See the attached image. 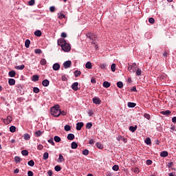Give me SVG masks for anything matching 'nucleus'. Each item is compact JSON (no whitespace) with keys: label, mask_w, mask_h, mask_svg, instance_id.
<instances>
[{"label":"nucleus","mask_w":176,"mask_h":176,"mask_svg":"<svg viewBox=\"0 0 176 176\" xmlns=\"http://www.w3.org/2000/svg\"><path fill=\"white\" fill-rule=\"evenodd\" d=\"M71 148L72 149H76L78 148V143L76 142H72L71 144Z\"/></svg>","instance_id":"21"},{"label":"nucleus","mask_w":176,"mask_h":176,"mask_svg":"<svg viewBox=\"0 0 176 176\" xmlns=\"http://www.w3.org/2000/svg\"><path fill=\"white\" fill-rule=\"evenodd\" d=\"M48 176H53V171L52 170H48Z\"/></svg>","instance_id":"62"},{"label":"nucleus","mask_w":176,"mask_h":176,"mask_svg":"<svg viewBox=\"0 0 176 176\" xmlns=\"http://www.w3.org/2000/svg\"><path fill=\"white\" fill-rule=\"evenodd\" d=\"M96 146L98 149H103L104 148V146H102V144H101V142H97Z\"/></svg>","instance_id":"36"},{"label":"nucleus","mask_w":176,"mask_h":176,"mask_svg":"<svg viewBox=\"0 0 176 176\" xmlns=\"http://www.w3.org/2000/svg\"><path fill=\"white\" fill-rule=\"evenodd\" d=\"M135 105H137V104H135L134 102H128L129 108H135Z\"/></svg>","instance_id":"28"},{"label":"nucleus","mask_w":176,"mask_h":176,"mask_svg":"<svg viewBox=\"0 0 176 176\" xmlns=\"http://www.w3.org/2000/svg\"><path fill=\"white\" fill-rule=\"evenodd\" d=\"M60 115H62V116H65L67 115V112L65 111H60Z\"/></svg>","instance_id":"59"},{"label":"nucleus","mask_w":176,"mask_h":176,"mask_svg":"<svg viewBox=\"0 0 176 176\" xmlns=\"http://www.w3.org/2000/svg\"><path fill=\"white\" fill-rule=\"evenodd\" d=\"M111 69L112 72H115V71H116V64L113 63L111 65Z\"/></svg>","instance_id":"40"},{"label":"nucleus","mask_w":176,"mask_h":176,"mask_svg":"<svg viewBox=\"0 0 176 176\" xmlns=\"http://www.w3.org/2000/svg\"><path fill=\"white\" fill-rule=\"evenodd\" d=\"M32 82H38L39 80V76L38 75H34L32 77Z\"/></svg>","instance_id":"20"},{"label":"nucleus","mask_w":176,"mask_h":176,"mask_svg":"<svg viewBox=\"0 0 176 176\" xmlns=\"http://www.w3.org/2000/svg\"><path fill=\"white\" fill-rule=\"evenodd\" d=\"M34 52L36 53V54H41L42 53V50L41 49H36L34 50Z\"/></svg>","instance_id":"53"},{"label":"nucleus","mask_w":176,"mask_h":176,"mask_svg":"<svg viewBox=\"0 0 176 176\" xmlns=\"http://www.w3.org/2000/svg\"><path fill=\"white\" fill-rule=\"evenodd\" d=\"M137 129H138V126L137 125H135V126H129V131H131L132 133H135Z\"/></svg>","instance_id":"19"},{"label":"nucleus","mask_w":176,"mask_h":176,"mask_svg":"<svg viewBox=\"0 0 176 176\" xmlns=\"http://www.w3.org/2000/svg\"><path fill=\"white\" fill-rule=\"evenodd\" d=\"M93 127V124L91 122H88L86 124V129H88V130H90Z\"/></svg>","instance_id":"39"},{"label":"nucleus","mask_w":176,"mask_h":176,"mask_svg":"<svg viewBox=\"0 0 176 176\" xmlns=\"http://www.w3.org/2000/svg\"><path fill=\"white\" fill-rule=\"evenodd\" d=\"M8 76L10 78H14V76H16V72L14 70L10 71L8 72Z\"/></svg>","instance_id":"15"},{"label":"nucleus","mask_w":176,"mask_h":176,"mask_svg":"<svg viewBox=\"0 0 176 176\" xmlns=\"http://www.w3.org/2000/svg\"><path fill=\"white\" fill-rule=\"evenodd\" d=\"M12 119L11 116H8L7 118L3 120V122L5 123V124H9L12 122Z\"/></svg>","instance_id":"9"},{"label":"nucleus","mask_w":176,"mask_h":176,"mask_svg":"<svg viewBox=\"0 0 176 176\" xmlns=\"http://www.w3.org/2000/svg\"><path fill=\"white\" fill-rule=\"evenodd\" d=\"M35 36H42V32L41 30H36L34 32Z\"/></svg>","instance_id":"25"},{"label":"nucleus","mask_w":176,"mask_h":176,"mask_svg":"<svg viewBox=\"0 0 176 176\" xmlns=\"http://www.w3.org/2000/svg\"><path fill=\"white\" fill-rule=\"evenodd\" d=\"M50 12H54V10H56V7H54V6H51V7L50 8Z\"/></svg>","instance_id":"60"},{"label":"nucleus","mask_w":176,"mask_h":176,"mask_svg":"<svg viewBox=\"0 0 176 176\" xmlns=\"http://www.w3.org/2000/svg\"><path fill=\"white\" fill-rule=\"evenodd\" d=\"M113 171H118L119 170V166L118 165H114L112 167Z\"/></svg>","instance_id":"47"},{"label":"nucleus","mask_w":176,"mask_h":176,"mask_svg":"<svg viewBox=\"0 0 176 176\" xmlns=\"http://www.w3.org/2000/svg\"><path fill=\"white\" fill-rule=\"evenodd\" d=\"M50 113L52 116H54V118H58V116H60V113H61L60 105L57 104L56 106L52 107L50 109Z\"/></svg>","instance_id":"1"},{"label":"nucleus","mask_w":176,"mask_h":176,"mask_svg":"<svg viewBox=\"0 0 176 176\" xmlns=\"http://www.w3.org/2000/svg\"><path fill=\"white\" fill-rule=\"evenodd\" d=\"M116 140L117 141L122 140L124 144H126V142H127V138H124L123 136H122L120 135H118V137L116 138Z\"/></svg>","instance_id":"8"},{"label":"nucleus","mask_w":176,"mask_h":176,"mask_svg":"<svg viewBox=\"0 0 176 176\" xmlns=\"http://www.w3.org/2000/svg\"><path fill=\"white\" fill-rule=\"evenodd\" d=\"M49 159V153H44L43 155V160H47Z\"/></svg>","instance_id":"24"},{"label":"nucleus","mask_w":176,"mask_h":176,"mask_svg":"<svg viewBox=\"0 0 176 176\" xmlns=\"http://www.w3.org/2000/svg\"><path fill=\"white\" fill-rule=\"evenodd\" d=\"M79 83L78 82H74L72 85V90H74V91H78V90H79Z\"/></svg>","instance_id":"5"},{"label":"nucleus","mask_w":176,"mask_h":176,"mask_svg":"<svg viewBox=\"0 0 176 176\" xmlns=\"http://www.w3.org/2000/svg\"><path fill=\"white\" fill-rule=\"evenodd\" d=\"M8 84L10 86H14L16 85V80L14 78H10L8 80Z\"/></svg>","instance_id":"13"},{"label":"nucleus","mask_w":176,"mask_h":176,"mask_svg":"<svg viewBox=\"0 0 176 176\" xmlns=\"http://www.w3.org/2000/svg\"><path fill=\"white\" fill-rule=\"evenodd\" d=\"M28 176H34V173L32 171H31V170H29L28 172Z\"/></svg>","instance_id":"61"},{"label":"nucleus","mask_w":176,"mask_h":176,"mask_svg":"<svg viewBox=\"0 0 176 176\" xmlns=\"http://www.w3.org/2000/svg\"><path fill=\"white\" fill-rule=\"evenodd\" d=\"M128 70L129 72H131V74H134V72H135V67H134V66L130 65L128 67Z\"/></svg>","instance_id":"14"},{"label":"nucleus","mask_w":176,"mask_h":176,"mask_svg":"<svg viewBox=\"0 0 176 176\" xmlns=\"http://www.w3.org/2000/svg\"><path fill=\"white\" fill-rule=\"evenodd\" d=\"M85 68L87 69H91V68H93V65H91V62H87L85 64Z\"/></svg>","instance_id":"22"},{"label":"nucleus","mask_w":176,"mask_h":176,"mask_svg":"<svg viewBox=\"0 0 176 176\" xmlns=\"http://www.w3.org/2000/svg\"><path fill=\"white\" fill-rule=\"evenodd\" d=\"M160 113L162 115H170V113H171V111L166 110V111H161Z\"/></svg>","instance_id":"27"},{"label":"nucleus","mask_w":176,"mask_h":176,"mask_svg":"<svg viewBox=\"0 0 176 176\" xmlns=\"http://www.w3.org/2000/svg\"><path fill=\"white\" fill-rule=\"evenodd\" d=\"M33 92L35 93L36 94H38V93H39V88L34 87L33 88Z\"/></svg>","instance_id":"46"},{"label":"nucleus","mask_w":176,"mask_h":176,"mask_svg":"<svg viewBox=\"0 0 176 176\" xmlns=\"http://www.w3.org/2000/svg\"><path fill=\"white\" fill-rule=\"evenodd\" d=\"M141 74H142V70L138 69L136 71V75L137 76H140Z\"/></svg>","instance_id":"49"},{"label":"nucleus","mask_w":176,"mask_h":176,"mask_svg":"<svg viewBox=\"0 0 176 176\" xmlns=\"http://www.w3.org/2000/svg\"><path fill=\"white\" fill-rule=\"evenodd\" d=\"M75 139V135H74L73 133H69L67 135V140H69V141H72V140Z\"/></svg>","instance_id":"18"},{"label":"nucleus","mask_w":176,"mask_h":176,"mask_svg":"<svg viewBox=\"0 0 176 176\" xmlns=\"http://www.w3.org/2000/svg\"><path fill=\"white\" fill-rule=\"evenodd\" d=\"M52 69L54 71H58V69H60V64L54 63L52 66Z\"/></svg>","instance_id":"12"},{"label":"nucleus","mask_w":176,"mask_h":176,"mask_svg":"<svg viewBox=\"0 0 176 176\" xmlns=\"http://www.w3.org/2000/svg\"><path fill=\"white\" fill-rule=\"evenodd\" d=\"M92 101L96 105H100V104H101V99H100V98L94 97L93 98Z\"/></svg>","instance_id":"6"},{"label":"nucleus","mask_w":176,"mask_h":176,"mask_svg":"<svg viewBox=\"0 0 176 176\" xmlns=\"http://www.w3.org/2000/svg\"><path fill=\"white\" fill-rule=\"evenodd\" d=\"M148 22L150 23V24H153L155 23V19L149 18L148 19Z\"/></svg>","instance_id":"54"},{"label":"nucleus","mask_w":176,"mask_h":176,"mask_svg":"<svg viewBox=\"0 0 176 176\" xmlns=\"http://www.w3.org/2000/svg\"><path fill=\"white\" fill-rule=\"evenodd\" d=\"M14 162L15 163H20L21 162V158H20V157L19 156H16L14 157Z\"/></svg>","instance_id":"35"},{"label":"nucleus","mask_w":176,"mask_h":176,"mask_svg":"<svg viewBox=\"0 0 176 176\" xmlns=\"http://www.w3.org/2000/svg\"><path fill=\"white\" fill-rule=\"evenodd\" d=\"M144 142L145 144H146V145H151V144H152V142L151 141V138H146Z\"/></svg>","instance_id":"38"},{"label":"nucleus","mask_w":176,"mask_h":176,"mask_svg":"<svg viewBox=\"0 0 176 176\" xmlns=\"http://www.w3.org/2000/svg\"><path fill=\"white\" fill-rule=\"evenodd\" d=\"M84 126L83 122H78L76 124V130L78 131H80L82 130V127Z\"/></svg>","instance_id":"10"},{"label":"nucleus","mask_w":176,"mask_h":176,"mask_svg":"<svg viewBox=\"0 0 176 176\" xmlns=\"http://www.w3.org/2000/svg\"><path fill=\"white\" fill-rule=\"evenodd\" d=\"M64 161H65V160H64V157L63 156V155L62 154H59V157H58V162L59 163H63V162H64Z\"/></svg>","instance_id":"29"},{"label":"nucleus","mask_w":176,"mask_h":176,"mask_svg":"<svg viewBox=\"0 0 176 176\" xmlns=\"http://www.w3.org/2000/svg\"><path fill=\"white\" fill-rule=\"evenodd\" d=\"M10 133H16V126H11L10 127Z\"/></svg>","instance_id":"41"},{"label":"nucleus","mask_w":176,"mask_h":176,"mask_svg":"<svg viewBox=\"0 0 176 176\" xmlns=\"http://www.w3.org/2000/svg\"><path fill=\"white\" fill-rule=\"evenodd\" d=\"M28 166H30V167H34V166H35V162H34V160H31L30 161H29L28 162Z\"/></svg>","instance_id":"34"},{"label":"nucleus","mask_w":176,"mask_h":176,"mask_svg":"<svg viewBox=\"0 0 176 176\" xmlns=\"http://www.w3.org/2000/svg\"><path fill=\"white\" fill-rule=\"evenodd\" d=\"M54 170L55 171H57V172L61 171V166L57 165L54 167Z\"/></svg>","instance_id":"48"},{"label":"nucleus","mask_w":176,"mask_h":176,"mask_svg":"<svg viewBox=\"0 0 176 176\" xmlns=\"http://www.w3.org/2000/svg\"><path fill=\"white\" fill-rule=\"evenodd\" d=\"M89 116H93L94 115V111L93 110H89L88 112Z\"/></svg>","instance_id":"57"},{"label":"nucleus","mask_w":176,"mask_h":176,"mask_svg":"<svg viewBox=\"0 0 176 176\" xmlns=\"http://www.w3.org/2000/svg\"><path fill=\"white\" fill-rule=\"evenodd\" d=\"M29 6H34L35 5V0H30L28 1Z\"/></svg>","instance_id":"45"},{"label":"nucleus","mask_w":176,"mask_h":176,"mask_svg":"<svg viewBox=\"0 0 176 176\" xmlns=\"http://www.w3.org/2000/svg\"><path fill=\"white\" fill-rule=\"evenodd\" d=\"M30 44H31V41H30V39H26L25 41V46L27 49H28V47H30Z\"/></svg>","instance_id":"23"},{"label":"nucleus","mask_w":176,"mask_h":176,"mask_svg":"<svg viewBox=\"0 0 176 176\" xmlns=\"http://www.w3.org/2000/svg\"><path fill=\"white\" fill-rule=\"evenodd\" d=\"M23 138L25 141H28V140H30L31 139V136L30 135V134L28 133H25L24 134V136H23Z\"/></svg>","instance_id":"26"},{"label":"nucleus","mask_w":176,"mask_h":176,"mask_svg":"<svg viewBox=\"0 0 176 176\" xmlns=\"http://www.w3.org/2000/svg\"><path fill=\"white\" fill-rule=\"evenodd\" d=\"M24 68H25V65H18V66L15 67V69H19V70L24 69Z\"/></svg>","instance_id":"30"},{"label":"nucleus","mask_w":176,"mask_h":176,"mask_svg":"<svg viewBox=\"0 0 176 176\" xmlns=\"http://www.w3.org/2000/svg\"><path fill=\"white\" fill-rule=\"evenodd\" d=\"M61 79H62L63 82H66V80H67V76H65V75L62 76Z\"/></svg>","instance_id":"56"},{"label":"nucleus","mask_w":176,"mask_h":176,"mask_svg":"<svg viewBox=\"0 0 176 176\" xmlns=\"http://www.w3.org/2000/svg\"><path fill=\"white\" fill-rule=\"evenodd\" d=\"M103 87H105V89H108V87H111V82L104 81L102 84Z\"/></svg>","instance_id":"16"},{"label":"nucleus","mask_w":176,"mask_h":176,"mask_svg":"<svg viewBox=\"0 0 176 176\" xmlns=\"http://www.w3.org/2000/svg\"><path fill=\"white\" fill-rule=\"evenodd\" d=\"M86 36L90 39V41H94V39H97V35L94 34V33H87Z\"/></svg>","instance_id":"3"},{"label":"nucleus","mask_w":176,"mask_h":176,"mask_svg":"<svg viewBox=\"0 0 176 176\" xmlns=\"http://www.w3.org/2000/svg\"><path fill=\"white\" fill-rule=\"evenodd\" d=\"M37 149H38V151H42V149H43V145H42V144H38V145L37 146Z\"/></svg>","instance_id":"55"},{"label":"nucleus","mask_w":176,"mask_h":176,"mask_svg":"<svg viewBox=\"0 0 176 176\" xmlns=\"http://www.w3.org/2000/svg\"><path fill=\"white\" fill-rule=\"evenodd\" d=\"M54 140L55 141V142H60V141H61V138L58 136H54Z\"/></svg>","instance_id":"43"},{"label":"nucleus","mask_w":176,"mask_h":176,"mask_svg":"<svg viewBox=\"0 0 176 176\" xmlns=\"http://www.w3.org/2000/svg\"><path fill=\"white\" fill-rule=\"evenodd\" d=\"M50 83V82L47 79L43 80L42 81V85L44 86V87H47V86H49Z\"/></svg>","instance_id":"11"},{"label":"nucleus","mask_w":176,"mask_h":176,"mask_svg":"<svg viewBox=\"0 0 176 176\" xmlns=\"http://www.w3.org/2000/svg\"><path fill=\"white\" fill-rule=\"evenodd\" d=\"M66 43H67V41L64 38H59L57 41L58 46H60L61 47H63V46H64V45H65Z\"/></svg>","instance_id":"4"},{"label":"nucleus","mask_w":176,"mask_h":176,"mask_svg":"<svg viewBox=\"0 0 176 176\" xmlns=\"http://www.w3.org/2000/svg\"><path fill=\"white\" fill-rule=\"evenodd\" d=\"M34 134H35V136H36V137H41V135H42V134H43V132L41 131V130H38V131H36L34 133Z\"/></svg>","instance_id":"31"},{"label":"nucleus","mask_w":176,"mask_h":176,"mask_svg":"<svg viewBox=\"0 0 176 176\" xmlns=\"http://www.w3.org/2000/svg\"><path fill=\"white\" fill-rule=\"evenodd\" d=\"M21 154L23 155V156H28V151L23 150L21 151Z\"/></svg>","instance_id":"44"},{"label":"nucleus","mask_w":176,"mask_h":176,"mask_svg":"<svg viewBox=\"0 0 176 176\" xmlns=\"http://www.w3.org/2000/svg\"><path fill=\"white\" fill-rule=\"evenodd\" d=\"M72 64V62L71 60H67L64 62L63 67L65 69H67L71 67Z\"/></svg>","instance_id":"7"},{"label":"nucleus","mask_w":176,"mask_h":176,"mask_svg":"<svg viewBox=\"0 0 176 176\" xmlns=\"http://www.w3.org/2000/svg\"><path fill=\"white\" fill-rule=\"evenodd\" d=\"M61 37H62V38H67V33H65V32H62V33H61Z\"/></svg>","instance_id":"64"},{"label":"nucleus","mask_w":176,"mask_h":176,"mask_svg":"<svg viewBox=\"0 0 176 176\" xmlns=\"http://www.w3.org/2000/svg\"><path fill=\"white\" fill-rule=\"evenodd\" d=\"M69 130H71V126L68 125V124H66L65 126V131H69Z\"/></svg>","instance_id":"50"},{"label":"nucleus","mask_w":176,"mask_h":176,"mask_svg":"<svg viewBox=\"0 0 176 176\" xmlns=\"http://www.w3.org/2000/svg\"><path fill=\"white\" fill-rule=\"evenodd\" d=\"M48 142H49V144H51V145H53V146L55 145L54 141H53V139L48 140Z\"/></svg>","instance_id":"58"},{"label":"nucleus","mask_w":176,"mask_h":176,"mask_svg":"<svg viewBox=\"0 0 176 176\" xmlns=\"http://www.w3.org/2000/svg\"><path fill=\"white\" fill-rule=\"evenodd\" d=\"M62 50H63V52H70L71 45H69V43H66L65 44L62 45Z\"/></svg>","instance_id":"2"},{"label":"nucleus","mask_w":176,"mask_h":176,"mask_svg":"<svg viewBox=\"0 0 176 176\" xmlns=\"http://www.w3.org/2000/svg\"><path fill=\"white\" fill-rule=\"evenodd\" d=\"M117 87L119 88V89H122L123 88V82L122 81H119L117 82Z\"/></svg>","instance_id":"37"},{"label":"nucleus","mask_w":176,"mask_h":176,"mask_svg":"<svg viewBox=\"0 0 176 176\" xmlns=\"http://www.w3.org/2000/svg\"><path fill=\"white\" fill-rule=\"evenodd\" d=\"M58 18L61 20V19H65V15L63 14L62 12L58 13Z\"/></svg>","instance_id":"33"},{"label":"nucleus","mask_w":176,"mask_h":176,"mask_svg":"<svg viewBox=\"0 0 176 176\" xmlns=\"http://www.w3.org/2000/svg\"><path fill=\"white\" fill-rule=\"evenodd\" d=\"M81 74H82V72L80 71H78V70L74 71L75 78H78V76H80Z\"/></svg>","instance_id":"32"},{"label":"nucleus","mask_w":176,"mask_h":176,"mask_svg":"<svg viewBox=\"0 0 176 176\" xmlns=\"http://www.w3.org/2000/svg\"><path fill=\"white\" fill-rule=\"evenodd\" d=\"M47 63V62L46 61V59H45V58L41 59L40 61V64L41 65H46Z\"/></svg>","instance_id":"42"},{"label":"nucleus","mask_w":176,"mask_h":176,"mask_svg":"<svg viewBox=\"0 0 176 176\" xmlns=\"http://www.w3.org/2000/svg\"><path fill=\"white\" fill-rule=\"evenodd\" d=\"M144 118H145L146 119L149 120V119H151V115H149L148 113H144Z\"/></svg>","instance_id":"52"},{"label":"nucleus","mask_w":176,"mask_h":176,"mask_svg":"<svg viewBox=\"0 0 176 176\" xmlns=\"http://www.w3.org/2000/svg\"><path fill=\"white\" fill-rule=\"evenodd\" d=\"M160 156L161 157H167V156H168V152L166 151H162L160 153Z\"/></svg>","instance_id":"17"},{"label":"nucleus","mask_w":176,"mask_h":176,"mask_svg":"<svg viewBox=\"0 0 176 176\" xmlns=\"http://www.w3.org/2000/svg\"><path fill=\"white\" fill-rule=\"evenodd\" d=\"M82 155H85V156H87V155H89V151L87 150V148H85V149L82 151Z\"/></svg>","instance_id":"51"},{"label":"nucleus","mask_w":176,"mask_h":176,"mask_svg":"<svg viewBox=\"0 0 176 176\" xmlns=\"http://www.w3.org/2000/svg\"><path fill=\"white\" fill-rule=\"evenodd\" d=\"M131 90L132 91H135V93H137V87H136L135 86H133V87L131 89Z\"/></svg>","instance_id":"63"}]
</instances>
